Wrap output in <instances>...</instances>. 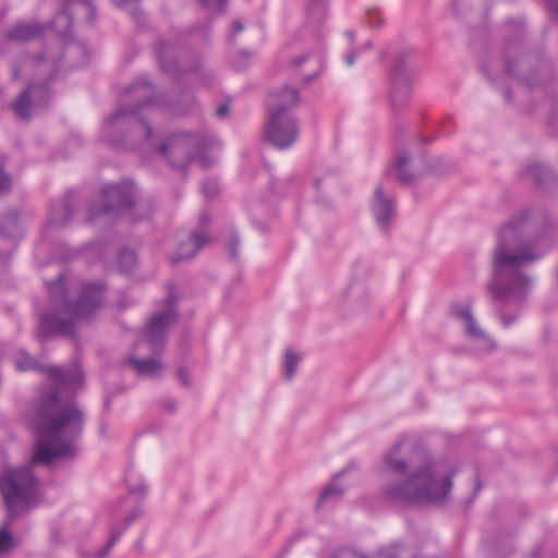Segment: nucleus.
<instances>
[{
	"label": "nucleus",
	"instance_id": "obj_12",
	"mask_svg": "<svg viewBox=\"0 0 558 558\" xmlns=\"http://www.w3.org/2000/svg\"><path fill=\"white\" fill-rule=\"evenodd\" d=\"M457 316L463 322L468 336L477 343L478 351L489 352L494 349L493 340L477 325L469 306L458 308Z\"/></svg>",
	"mask_w": 558,
	"mask_h": 558
},
{
	"label": "nucleus",
	"instance_id": "obj_54",
	"mask_svg": "<svg viewBox=\"0 0 558 558\" xmlns=\"http://www.w3.org/2000/svg\"><path fill=\"white\" fill-rule=\"evenodd\" d=\"M174 408H175L174 403H170V404H169V410H170V411H173V410H174Z\"/></svg>",
	"mask_w": 558,
	"mask_h": 558
},
{
	"label": "nucleus",
	"instance_id": "obj_42",
	"mask_svg": "<svg viewBox=\"0 0 558 558\" xmlns=\"http://www.w3.org/2000/svg\"><path fill=\"white\" fill-rule=\"evenodd\" d=\"M355 62V54L354 53H350L345 57V63L348 65H353Z\"/></svg>",
	"mask_w": 558,
	"mask_h": 558
},
{
	"label": "nucleus",
	"instance_id": "obj_53",
	"mask_svg": "<svg viewBox=\"0 0 558 558\" xmlns=\"http://www.w3.org/2000/svg\"><path fill=\"white\" fill-rule=\"evenodd\" d=\"M13 75H14V77H15V78H17V77H19V72H17V70H16V69H14V71H13Z\"/></svg>",
	"mask_w": 558,
	"mask_h": 558
},
{
	"label": "nucleus",
	"instance_id": "obj_26",
	"mask_svg": "<svg viewBox=\"0 0 558 558\" xmlns=\"http://www.w3.org/2000/svg\"><path fill=\"white\" fill-rule=\"evenodd\" d=\"M376 558H412V553L403 547L390 546L380 549Z\"/></svg>",
	"mask_w": 558,
	"mask_h": 558
},
{
	"label": "nucleus",
	"instance_id": "obj_3",
	"mask_svg": "<svg viewBox=\"0 0 558 558\" xmlns=\"http://www.w3.org/2000/svg\"><path fill=\"white\" fill-rule=\"evenodd\" d=\"M84 414L75 402L62 403L57 389L41 396L35 410L34 426L39 434L31 463L50 464L59 458L75 454L74 441L80 437Z\"/></svg>",
	"mask_w": 558,
	"mask_h": 558
},
{
	"label": "nucleus",
	"instance_id": "obj_13",
	"mask_svg": "<svg viewBox=\"0 0 558 558\" xmlns=\"http://www.w3.org/2000/svg\"><path fill=\"white\" fill-rule=\"evenodd\" d=\"M372 213L381 230L388 229L396 215L395 201L384 193L381 185L375 189Z\"/></svg>",
	"mask_w": 558,
	"mask_h": 558
},
{
	"label": "nucleus",
	"instance_id": "obj_33",
	"mask_svg": "<svg viewBox=\"0 0 558 558\" xmlns=\"http://www.w3.org/2000/svg\"><path fill=\"white\" fill-rule=\"evenodd\" d=\"M203 194L208 197H215L219 192L218 183L215 180H206L202 185Z\"/></svg>",
	"mask_w": 558,
	"mask_h": 558
},
{
	"label": "nucleus",
	"instance_id": "obj_56",
	"mask_svg": "<svg viewBox=\"0 0 558 558\" xmlns=\"http://www.w3.org/2000/svg\"><path fill=\"white\" fill-rule=\"evenodd\" d=\"M148 216V213H144L140 218H145Z\"/></svg>",
	"mask_w": 558,
	"mask_h": 558
},
{
	"label": "nucleus",
	"instance_id": "obj_34",
	"mask_svg": "<svg viewBox=\"0 0 558 558\" xmlns=\"http://www.w3.org/2000/svg\"><path fill=\"white\" fill-rule=\"evenodd\" d=\"M72 5L74 8H81L88 13L89 21H93L96 16L95 7L88 0H74Z\"/></svg>",
	"mask_w": 558,
	"mask_h": 558
},
{
	"label": "nucleus",
	"instance_id": "obj_36",
	"mask_svg": "<svg viewBox=\"0 0 558 558\" xmlns=\"http://www.w3.org/2000/svg\"><path fill=\"white\" fill-rule=\"evenodd\" d=\"M11 179L0 169V193L9 191Z\"/></svg>",
	"mask_w": 558,
	"mask_h": 558
},
{
	"label": "nucleus",
	"instance_id": "obj_29",
	"mask_svg": "<svg viewBox=\"0 0 558 558\" xmlns=\"http://www.w3.org/2000/svg\"><path fill=\"white\" fill-rule=\"evenodd\" d=\"M119 265L122 271L126 272L136 265V255L132 250H122L119 254Z\"/></svg>",
	"mask_w": 558,
	"mask_h": 558
},
{
	"label": "nucleus",
	"instance_id": "obj_5",
	"mask_svg": "<svg viewBox=\"0 0 558 558\" xmlns=\"http://www.w3.org/2000/svg\"><path fill=\"white\" fill-rule=\"evenodd\" d=\"M299 102V93L292 87H284L269 95L264 136L275 147L288 148L299 137L298 121L290 112Z\"/></svg>",
	"mask_w": 558,
	"mask_h": 558
},
{
	"label": "nucleus",
	"instance_id": "obj_28",
	"mask_svg": "<svg viewBox=\"0 0 558 558\" xmlns=\"http://www.w3.org/2000/svg\"><path fill=\"white\" fill-rule=\"evenodd\" d=\"M15 365L19 371L39 369V365L34 357L25 352H20L15 357Z\"/></svg>",
	"mask_w": 558,
	"mask_h": 558
},
{
	"label": "nucleus",
	"instance_id": "obj_15",
	"mask_svg": "<svg viewBox=\"0 0 558 558\" xmlns=\"http://www.w3.org/2000/svg\"><path fill=\"white\" fill-rule=\"evenodd\" d=\"M44 26L35 22H19L5 33V39L25 43L44 35Z\"/></svg>",
	"mask_w": 558,
	"mask_h": 558
},
{
	"label": "nucleus",
	"instance_id": "obj_24",
	"mask_svg": "<svg viewBox=\"0 0 558 558\" xmlns=\"http://www.w3.org/2000/svg\"><path fill=\"white\" fill-rule=\"evenodd\" d=\"M301 356L292 350L284 352L283 359V374L287 380H291L295 375L296 368L300 364Z\"/></svg>",
	"mask_w": 558,
	"mask_h": 558
},
{
	"label": "nucleus",
	"instance_id": "obj_51",
	"mask_svg": "<svg viewBox=\"0 0 558 558\" xmlns=\"http://www.w3.org/2000/svg\"><path fill=\"white\" fill-rule=\"evenodd\" d=\"M480 488H481V484H480V481L477 480L474 494H476L480 490Z\"/></svg>",
	"mask_w": 558,
	"mask_h": 558
},
{
	"label": "nucleus",
	"instance_id": "obj_30",
	"mask_svg": "<svg viewBox=\"0 0 558 558\" xmlns=\"http://www.w3.org/2000/svg\"><path fill=\"white\" fill-rule=\"evenodd\" d=\"M14 542L12 534L7 530L0 531V555H3L13 548Z\"/></svg>",
	"mask_w": 558,
	"mask_h": 558
},
{
	"label": "nucleus",
	"instance_id": "obj_1",
	"mask_svg": "<svg viewBox=\"0 0 558 558\" xmlns=\"http://www.w3.org/2000/svg\"><path fill=\"white\" fill-rule=\"evenodd\" d=\"M458 469L436 459L415 439L400 437L383 456L385 498L407 506L426 507L448 500Z\"/></svg>",
	"mask_w": 558,
	"mask_h": 558
},
{
	"label": "nucleus",
	"instance_id": "obj_8",
	"mask_svg": "<svg viewBox=\"0 0 558 558\" xmlns=\"http://www.w3.org/2000/svg\"><path fill=\"white\" fill-rule=\"evenodd\" d=\"M167 308L155 314L144 330V338L151 352L157 353L162 349L167 332L174 325L178 313L174 306L178 302L172 284H168Z\"/></svg>",
	"mask_w": 558,
	"mask_h": 558
},
{
	"label": "nucleus",
	"instance_id": "obj_19",
	"mask_svg": "<svg viewBox=\"0 0 558 558\" xmlns=\"http://www.w3.org/2000/svg\"><path fill=\"white\" fill-rule=\"evenodd\" d=\"M129 363L140 376L155 377L163 371V365L156 359L140 360L131 356Z\"/></svg>",
	"mask_w": 558,
	"mask_h": 558
},
{
	"label": "nucleus",
	"instance_id": "obj_31",
	"mask_svg": "<svg viewBox=\"0 0 558 558\" xmlns=\"http://www.w3.org/2000/svg\"><path fill=\"white\" fill-rule=\"evenodd\" d=\"M199 3L211 12H220L227 5L229 0H198Z\"/></svg>",
	"mask_w": 558,
	"mask_h": 558
},
{
	"label": "nucleus",
	"instance_id": "obj_48",
	"mask_svg": "<svg viewBox=\"0 0 558 558\" xmlns=\"http://www.w3.org/2000/svg\"><path fill=\"white\" fill-rule=\"evenodd\" d=\"M307 59V56H303V57H300L298 59H295V65H300L301 63H303L305 60Z\"/></svg>",
	"mask_w": 558,
	"mask_h": 558
},
{
	"label": "nucleus",
	"instance_id": "obj_11",
	"mask_svg": "<svg viewBox=\"0 0 558 558\" xmlns=\"http://www.w3.org/2000/svg\"><path fill=\"white\" fill-rule=\"evenodd\" d=\"M49 96L46 83L29 85L13 102V110L22 120H28L31 109L44 107Z\"/></svg>",
	"mask_w": 558,
	"mask_h": 558
},
{
	"label": "nucleus",
	"instance_id": "obj_23",
	"mask_svg": "<svg viewBox=\"0 0 558 558\" xmlns=\"http://www.w3.org/2000/svg\"><path fill=\"white\" fill-rule=\"evenodd\" d=\"M156 53L160 68L165 72L173 73L175 70V62L173 60V47L166 44L159 43L156 48Z\"/></svg>",
	"mask_w": 558,
	"mask_h": 558
},
{
	"label": "nucleus",
	"instance_id": "obj_22",
	"mask_svg": "<svg viewBox=\"0 0 558 558\" xmlns=\"http://www.w3.org/2000/svg\"><path fill=\"white\" fill-rule=\"evenodd\" d=\"M526 180L533 181L536 185L543 186L549 180L554 179V173L544 166L530 165L523 172Z\"/></svg>",
	"mask_w": 558,
	"mask_h": 558
},
{
	"label": "nucleus",
	"instance_id": "obj_45",
	"mask_svg": "<svg viewBox=\"0 0 558 558\" xmlns=\"http://www.w3.org/2000/svg\"><path fill=\"white\" fill-rule=\"evenodd\" d=\"M549 5L553 8L554 11L558 14V0H548Z\"/></svg>",
	"mask_w": 558,
	"mask_h": 558
},
{
	"label": "nucleus",
	"instance_id": "obj_14",
	"mask_svg": "<svg viewBox=\"0 0 558 558\" xmlns=\"http://www.w3.org/2000/svg\"><path fill=\"white\" fill-rule=\"evenodd\" d=\"M159 151L174 167H182L191 161V155L187 147V138L182 135H174L169 137L163 144L160 145Z\"/></svg>",
	"mask_w": 558,
	"mask_h": 558
},
{
	"label": "nucleus",
	"instance_id": "obj_25",
	"mask_svg": "<svg viewBox=\"0 0 558 558\" xmlns=\"http://www.w3.org/2000/svg\"><path fill=\"white\" fill-rule=\"evenodd\" d=\"M73 19L72 13L69 10H62L58 12L54 20L52 21V27L59 33L66 34L70 26L72 25Z\"/></svg>",
	"mask_w": 558,
	"mask_h": 558
},
{
	"label": "nucleus",
	"instance_id": "obj_32",
	"mask_svg": "<svg viewBox=\"0 0 558 558\" xmlns=\"http://www.w3.org/2000/svg\"><path fill=\"white\" fill-rule=\"evenodd\" d=\"M506 69L508 74L518 76L522 82H524L527 86H532L537 83V80H534L530 76H523L520 73L514 71V65L512 61L507 57L506 59Z\"/></svg>",
	"mask_w": 558,
	"mask_h": 558
},
{
	"label": "nucleus",
	"instance_id": "obj_44",
	"mask_svg": "<svg viewBox=\"0 0 558 558\" xmlns=\"http://www.w3.org/2000/svg\"><path fill=\"white\" fill-rule=\"evenodd\" d=\"M8 259H9L8 255L0 252V267L5 266L8 263Z\"/></svg>",
	"mask_w": 558,
	"mask_h": 558
},
{
	"label": "nucleus",
	"instance_id": "obj_27",
	"mask_svg": "<svg viewBox=\"0 0 558 558\" xmlns=\"http://www.w3.org/2000/svg\"><path fill=\"white\" fill-rule=\"evenodd\" d=\"M340 475H341V473H339L337 475V477L333 478V481L328 486H326V488L322 492V494L319 495V498H318V506H320L324 501H326L329 498H338L342 495L344 489L342 487L338 486L336 483V480Z\"/></svg>",
	"mask_w": 558,
	"mask_h": 558
},
{
	"label": "nucleus",
	"instance_id": "obj_38",
	"mask_svg": "<svg viewBox=\"0 0 558 558\" xmlns=\"http://www.w3.org/2000/svg\"><path fill=\"white\" fill-rule=\"evenodd\" d=\"M238 246L239 240L236 238L233 239L228 245L229 255L233 260L238 259Z\"/></svg>",
	"mask_w": 558,
	"mask_h": 558
},
{
	"label": "nucleus",
	"instance_id": "obj_2",
	"mask_svg": "<svg viewBox=\"0 0 558 558\" xmlns=\"http://www.w3.org/2000/svg\"><path fill=\"white\" fill-rule=\"evenodd\" d=\"M547 231V225L530 211L521 213L501 227L493 252V277L487 284L495 303H520L526 298L533 280L524 269L548 251Z\"/></svg>",
	"mask_w": 558,
	"mask_h": 558
},
{
	"label": "nucleus",
	"instance_id": "obj_52",
	"mask_svg": "<svg viewBox=\"0 0 558 558\" xmlns=\"http://www.w3.org/2000/svg\"><path fill=\"white\" fill-rule=\"evenodd\" d=\"M201 219H202V220H204V221H208V220H209V218L207 217V215H206V214H203V215L201 216Z\"/></svg>",
	"mask_w": 558,
	"mask_h": 558
},
{
	"label": "nucleus",
	"instance_id": "obj_47",
	"mask_svg": "<svg viewBox=\"0 0 558 558\" xmlns=\"http://www.w3.org/2000/svg\"><path fill=\"white\" fill-rule=\"evenodd\" d=\"M206 143H207V144H206V147H209V146H211V145L216 144V143H217V141H216V138H215V137H206Z\"/></svg>",
	"mask_w": 558,
	"mask_h": 558
},
{
	"label": "nucleus",
	"instance_id": "obj_50",
	"mask_svg": "<svg viewBox=\"0 0 558 558\" xmlns=\"http://www.w3.org/2000/svg\"><path fill=\"white\" fill-rule=\"evenodd\" d=\"M201 162H202V166H203L204 168H207V167L210 165V163L208 162L207 158H205V157H204V158H202Z\"/></svg>",
	"mask_w": 558,
	"mask_h": 558
},
{
	"label": "nucleus",
	"instance_id": "obj_9",
	"mask_svg": "<svg viewBox=\"0 0 558 558\" xmlns=\"http://www.w3.org/2000/svg\"><path fill=\"white\" fill-rule=\"evenodd\" d=\"M102 198L104 205L99 213L90 208L88 214L89 221L95 220L101 214H124L134 207H144V204L135 203V187L130 181L106 186L102 191Z\"/></svg>",
	"mask_w": 558,
	"mask_h": 558
},
{
	"label": "nucleus",
	"instance_id": "obj_41",
	"mask_svg": "<svg viewBox=\"0 0 558 558\" xmlns=\"http://www.w3.org/2000/svg\"><path fill=\"white\" fill-rule=\"evenodd\" d=\"M229 110H230L229 106L227 104H222L217 108L216 114L219 118H223L229 113Z\"/></svg>",
	"mask_w": 558,
	"mask_h": 558
},
{
	"label": "nucleus",
	"instance_id": "obj_49",
	"mask_svg": "<svg viewBox=\"0 0 558 558\" xmlns=\"http://www.w3.org/2000/svg\"><path fill=\"white\" fill-rule=\"evenodd\" d=\"M520 69L526 68L529 65V61L526 59H521L519 61Z\"/></svg>",
	"mask_w": 558,
	"mask_h": 558
},
{
	"label": "nucleus",
	"instance_id": "obj_6",
	"mask_svg": "<svg viewBox=\"0 0 558 558\" xmlns=\"http://www.w3.org/2000/svg\"><path fill=\"white\" fill-rule=\"evenodd\" d=\"M0 493L10 520H15L41 501L40 484L31 465L5 470L0 475Z\"/></svg>",
	"mask_w": 558,
	"mask_h": 558
},
{
	"label": "nucleus",
	"instance_id": "obj_46",
	"mask_svg": "<svg viewBox=\"0 0 558 558\" xmlns=\"http://www.w3.org/2000/svg\"><path fill=\"white\" fill-rule=\"evenodd\" d=\"M539 71L542 73V76L549 74V68L547 65H542Z\"/></svg>",
	"mask_w": 558,
	"mask_h": 558
},
{
	"label": "nucleus",
	"instance_id": "obj_20",
	"mask_svg": "<svg viewBox=\"0 0 558 558\" xmlns=\"http://www.w3.org/2000/svg\"><path fill=\"white\" fill-rule=\"evenodd\" d=\"M136 517H137L136 513H133L132 515L128 517L126 520H125V523H124V525L122 527L112 526L110 529V537H109V541L107 542V544L101 549H99L98 551H95V553L90 554L88 558H106L109 555V553L112 549V547L119 541V538L122 535L124 529H126L128 525L131 524V522Z\"/></svg>",
	"mask_w": 558,
	"mask_h": 558
},
{
	"label": "nucleus",
	"instance_id": "obj_43",
	"mask_svg": "<svg viewBox=\"0 0 558 558\" xmlns=\"http://www.w3.org/2000/svg\"><path fill=\"white\" fill-rule=\"evenodd\" d=\"M513 320H514V317L501 316L502 325L506 327L509 326Z\"/></svg>",
	"mask_w": 558,
	"mask_h": 558
},
{
	"label": "nucleus",
	"instance_id": "obj_35",
	"mask_svg": "<svg viewBox=\"0 0 558 558\" xmlns=\"http://www.w3.org/2000/svg\"><path fill=\"white\" fill-rule=\"evenodd\" d=\"M117 5L128 10L130 13L135 14L140 0H112Z\"/></svg>",
	"mask_w": 558,
	"mask_h": 558
},
{
	"label": "nucleus",
	"instance_id": "obj_40",
	"mask_svg": "<svg viewBox=\"0 0 558 558\" xmlns=\"http://www.w3.org/2000/svg\"><path fill=\"white\" fill-rule=\"evenodd\" d=\"M244 29V25L243 23L240 21V20H235L233 23H232V35H231V39L234 37V35L241 33L242 31Z\"/></svg>",
	"mask_w": 558,
	"mask_h": 558
},
{
	"label": "nucleus",
	"instance_id": "obj_7",
	"mask_svg": "<svg viewBox=\"0 0 558 558\" xmlns=\"http://www.w3.org/2000/svg\"><path fill=\"white\" fill-rule=\"evenodd\" d=\"M126 93L134 96V98L137 100V106L131 109H119L111 118L107 120L104 128L105 134L113 132L116 129L122 126L124 122H128L142 131L146 138H150L153 131L150 126L140 118L138 112L140 106L143 104H148L151 100L154 93L153 86L147 82H137L133 84L126 90Z\"/></svg>",
	"mask_w": 558,
	"mask_h": 558
},
{
	"label": "nucleus",
	"instance_id": "obj_17",
	"mask_svg": "<svg viewBox=\"0 0 558 558\" xmlns=\"http://www.w3.org/2000/svg\"><path fill=\"white\" fill-rule=\"evenodd\" d=\"M207 242V236L203 233H193L186 242L182 243L178 253L171 255L172 264L191 259Z\"/></svg>",
	"mask_w": 558,
	"mask_h": 558
},
{
	"label": "nucleus",
	"instance_id": "obj_39",
	"mask_svg": "<svg viewBox=\"0 0 558 558\" xmlns=\"http://www.w3.org/2000/svg\"><path fill=\"white\" fill-rule=\"evenodd\" d=\"M177 375H178V379L180 380V383L187 387L189 386V378H187V373L184 368H179L178 372H177Z\"/></svg>",
	"mask_w": 558,
	"mask_h": 558
},
{
	"label": "nucleus",
	"instance_id": "obj_4",
	"mask_svg": "<svg viewBox=\"0 0 558 558\" xmlns=\"http://www.w3.org/2000/svg\"><path fill=\"white\" fill-rule=\"evenodd\" d=\"M64 279V275L59 274L56 281L47 283L51 303L59 308L57 313L41 316L37 333L39 339H48L56 335L74 338L75 322L90 318L105 304L106 289L101 282L83 283L76 300L70 302Z\"/></svg>",
	"mask_w": 558,
	"mask_h": 558
},
{
	"label": "nucleus",
	"instance_id": "obj_18",
	"mask_svg": "<svg viewBox=\"0 0 558 558\" xmlns=\"http://www.w3.org/2000/svg\"><path fill=\"white\" fill-rule=\"evenodd\" d=\"M73 213V195L66 194L58 204L53 205L49 211L48 223L53 227H61L70 221Z\"/></svg>",
	"mask_w": 558,
	"mask_h": 558
},
{
	"label": "nucleus",
	"instance_id": "obj_21",
	"mask_svg": "<svg viewBox=\"0 0 558 558\" xmlns=\"http://www.w3.org/2000/svg\"><path fill=\"white\" fill-rule=\"evenodd\" d=\"M410 157L407 153H399L397 156V170H398V182L402 185H410L412 184L415 179L416 174L410 170Z\"/></svg>",
	"mask_w": 558,
	"mask_h": 558
},
{
	"label": "nucleus",
	"instance_id": "obj_55",
	"mask_svg": "<svg viewBox=\"0 0 558 558\" xmlns=\"http://www.w3.org/2000/svg\"><path fill=\"white\" fill-rule=\"evenodd\" d=\"M506 98H507V100H510L511 97H510L509 92L506 93Z\"/></svg>",
	"mask_w": 558,
	"mask_h": 558
},
{
	"label": "nucleus",
	"instance_id": "obj_37",
	"mask_svg": "<svg viewBox=\"0 0 558 558\" xmlns=\"http://www.w3.org/2000/svg\"><path fill=\"white\" fill-rule=\"evenodd\" d=\"M333 558H367L362 554H357L350 550H340L335 554Z\"/></svg>",
	"mask_w": 558,
	"mask_h": 558
},
{
	"label": "nucleus",
	"instance_id": "obj_10",
	"mask_svg": "<svg viewBox=\"0 0 558 558\" xmlns=\"http://www.w3.org/2000/svg\"><path fill=\"white\" fill-rule=\"evenodd\" d=\"M404 54L398 56L390 74L389 102L393 111H402L411 96L413 74L404 64Z\"/></svg>",
	"mask_w": 558,
	"mask_h": 558
},
{
	"label": "nucleus",
	"instance_id": "obj_16",
	"mask_svg": "<svg viewBox=\"0 0 558 558\" xmlns=\"http://www.w3.org/2000/svg\"><path fill=\"white\" fill-rule=\"evenodd\" d=\"M45 372L56 386H80L84 381V374L78 366H75L72 369H62L56 366H49L45 368Z\"/></svg>",
	"mask_w": 558,
	"mask_h": 558
}]
</instances>
